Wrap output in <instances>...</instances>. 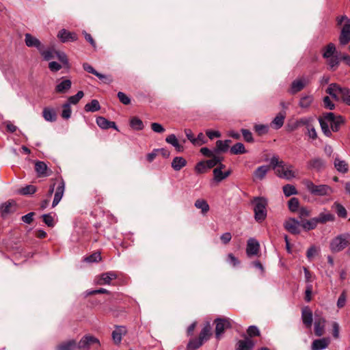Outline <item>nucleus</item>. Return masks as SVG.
<instances>
[{"mask_svg":"<svg viewBox=\"0 0 350 350\" xmlns=\"http://www.w3.org/2000/svg\"><path fill=\"white\" fill-rule=\"evenodd\" d=\"M270 165L275 170V174L281 178L291 180L296 176L295 172L293 170V166L280 160L278 156L271 158Z\"/></svg>","mask_w":350,"mask_h":350,"instance_id":"f257e3e1","label":"nucleus"},{"mask_svg":"<svg viewBox=\"0 0 350 350\" xmlns=\"http://www.w3.org/2000/svg\"><path fill=\"white\" fill-rule=\"evenodd\" d=\"M251 203L254 205V219L258 222H262L267 217V200L263 197L254 198Z\"/></svg>","mask_w":350,"mask_h":350,"instance_id":"f03ea898","label":"nucleus"},{"mask_svg":"<svg viewBox=\"0 0 350 350\" xmlns=\"http://www.w3.org/2000/svg\"><path fill=\"white\" fill-rule=\"evenodd\" d=\"M303 184L307 190L314 196H330L334 193L333 189L327 185H315L308 179L304 180Z\"/></svg>","mask_w":350,"mask_h":350,"instance_id":"7ed1b4c3","label":"nucleus"},{"mask_svg":"<svg viewBox=\"0 0 350 350\" xmlns=\"http://www.w3.org/2000/svg\"><path fill=\"white\" fill-rule=\"evenodd\" d=\"M350 244V235L341 234L334 239L330 243V249L334 252L342 250Z\"/></svg>","mask_w":350,"mask_h":350,"instance_id":"20e7f679","label":"nucleus"},{"mask_svg":"<svg viewBox=\"0 0 350 350\" xmlns=\"http://www.w3.org/2000/svg\"><path fill=\"white\" fill-rule=\"evenodd\" d=\"M215 336L219 338L226 329L230 327V319L228 318H218L215 320Z\"/></svg>","mask_w":350,"mask_h":350,"instance_id":"39448f33","label":"nucleus"},{"mask_svg":"<svg viewBox=\"0 0 350 350\" xmlns=\"http://www.w3.org/2000/svg\"><path fill=\"white\" fill-rule=\"evenodd\" d=\"M325 118L329 122L331 129L334 132L338 131L344 122L341 116L336 117L333 113H325Z\"/></svg>","mask_w":350,"mask_h":350,"instance_id":"423d86ee","label":"nucleus"},{"mask_svg":"<svg viewBox=\"0 0 350 350\" xmlns=\"http://www.w3.org/2000/svg\"><path fill=\"white\" fill-rule=\"evenodd\" d=\"M96 344L98 346L100 345V342L98 338L87 335L83 337L78 343L77 347L80 350H88L90 345Z\"/></svg>","mask_w":350,"mask_h":350,"instance_id":"0eeeda50","label":"nucleus"},{"mask_svg":"<svg viewBox=\"0 0 350 350\" xmlns=\"http://www.w3.org/2000/svg\"><path fill=\"white\" fill-rule=\"evenodd\" d=\"M308 170L321 172L325 167V161L320 157H314L307 163Z\"/></svg>","mask_w":350,"mask_h":350,"instance_id":"6e6552de","label":"nucleus"},{"mask_svg":"<svg viewBox=\"0 0 350 350\" xmlns=\"http://www.w3.org/2000/svg\"><path fill=\"white\" fill-rule=\"evenodd\" d=\"M284 226L286 230L292 234H299L300 232L301 223L294 218L287 219Z\"/></svg>","mask_w":350,"mask_h":350,"instance_id":"1a4fd4ad","label":"nucleus"},{"mask_svg":"<svg viewBox=\"0 0 350 350\" xmlns=\"http://www.w3.org/2000/svg\"><path fill=\"white\" fill-rule=\"evenodd\" d=\"M259 243L255 239L250 238L248 239L246 248L247 256L257 255L259 252Z\"/></svg>","mask_w":350,"mask_h":350,"instance_id":"9d476101","label":"nucleus"},{"mask_svg":"<svg viewBox=\"0 0 350 350\" xmlns=\"http://www.w3.org/2000/svg\"><path fill=\"white\" fill-rule=\"evenodd\" d=\"M329 338H322L314 340L311 345V350H323L325 349L330 344Z\"/></svg>","mask_w":350,"mask_h":350,"instance_id":"9b49d317","label":"nucleus"},{"mask_svg":"<svg viewBox=\"0 0 350 350\" xmlns=\"http://www.w3.org/2000/svg\"><path fill=\"white\" fill-rule=\"evenodd\" d=\"M25 42L28 47H36L38 51H41L43 48V45L41 44L40 41L30 33L25 34Z\"/></svg>","mask_w":350,"mask_h":350,"instance_id":"f8f14e48","label":"nucleus"},{"mask_svg":"<svg viewBox=\"0 0 350 350\" xmlns=\"http://www.w3.org/2000/svg\"><path fill=\"white\" fill-rule=\"evenodd\" d=\"M350 42V23H346L340 32L339 42L341 45H346Z\"/></svg>","mask_w":350,"mask_h":350,"instance_id":"ddd939ff","label":"nucleus"},{"mask_svg":"<svg viewBox=\"0 0 350 350\" xmlns=\"http://www.w3.org/2000/svg\"><path fill=\"white\" fill-rule=\"evenodd\" d=\"M57 37L63 42H72L77 40V36L75 33L70 32L64 29L59 31Z\"/></svg>","mask_w":350,"mask_h":350,"instance_id":"4468645a","label":"nucleus"},{"mask_svg":"<svg viewBox=\"0 0 350 350\" xmlns=\"http://www.w3.org/2000/svg\"><path fill=\"white\" fill-rule=\"evenodd\" d=\"M117 275L112 271H109L101 274L97 278L96 283L99 285L109 284L111 281L116 279Z\"/></svg>","mask_w":350,"mask_h":350,"instance_id":"2eb2a0df","label":"nucleus"},{"mask_svg":"<svg viewBox=\"0 0 350 350\" xmlns=\"http://www.w3.org/2000/svg\"><path fill=\"white\" fill-rule=\"evenodd\" d=\"M301 319L306 327L310 328L312 324V312L308 307L302 309Z\"/></svg>","mask_w":350,"mask_h":350,"instance_id":"dca6fc26","label":"nucleus"},{"mask_svg":"<svg viewBox=\"0 0 350 350\" xmlns=\"http://www.w3.org/2000/svg\"><path fill=\"white\" fill-rule=\"evenodd\" d=\"M64 189H65V183H64V180H62L59 182V183L56 189V191H55L54 199H53V204H52L53 207H55V206H57L58 204V203L60 202V200H62L63 195H64Z\"/></svg>","mask_w":350,"mask_h":350,"instance_id":"f3484780","label":"nucleus"},{"mask_svg":"<svg viewBox=\"0 0 350 350\" xmlns=\"http://www.w3.org/2000/svg\"><path fill=\"white\" fill-rule=\"evenodd\" d=\"M325 320L324 318H315L314 320V334L317 336H321L325 332Z\"/></svg>","mask_w":350,"mask_h":350,"instance_id":"a211bd4d","label":"nucleus"},{"mask_svg":"<svg viewBox=\"0 0 350 350\" xmlns=\"http://www.w3.org/2000/svg\"><path fill=\"white\" fill-rule=\"evenodd\" d=\"M126 334V329L123 326H118L112 332V338L115 344L120 343L122 336Z\"/></svg>","mask_w":350,"mask_h":350,"instance_id":"6ab92c4d","label":"nucleus"},{"mask_svg":"<svg viewBox=\"0 0 350 350\" xmlns=\"http://www.w3.org/2000/svg\"><path fill=\"white\" fill-rule=\"evenodd\" d=\"M72 82L70 79H64L55 87V92L59 94H65L71 88Z\"/></svg>","mask_w":350,"mask_h":350,"instance_id":"aec40b11","label":"nucleus"},{"mask_svg":"<svg viewBox=\"0 0 350 350\" xmlns=\"http://www.w3.org/2000/svg\"><path fill=\"white\" fill-rule=\"evenodd\" d=\"M271 165H261L254 172V180H262L269 172Z\"/></svg>","mask_w":350,"mask_h":350,"instance_id":"412c9836","label":"nucleus"},{"mask_svg":"<svg viewBox=\"0 0 350 350\" xmlns=\"http://www.w3.org/2000/svg\"><path fill=\"white\" fill-rule=\"evenodd\" d=\"M96 124L100 128L103 129L113 128L116 130H118L116 124L114 122L109 121L106 118L101 116L96 118Z\"/></svg>","mask_w":350,"mask_h":350,"instance_id":"4be33fe9","label":"nucleus"},{"mask_svg":"<svg viewBox=\"0 0 350 350\" xmlns=\"http://www.w3.org/2000/svg\"><path fill=\"white\" fill-rule=\"evenodd\" d=\"M308 81L305 79H296L293 81L291 88V93L295 94L304 88Z\"/></svg>","mask_w":350,"mask_h":350,"instance_id":"5701e85b","label":"nucleus"},{"mask_svg":"<svg viewBox=\"0 0 350 350\" xmlns=\"http://www.w3.org/2000/svg\"><path fill=\"white\" fill-rule=\"evenodd\" d=\"M285 116L286 113L284 111L280 112L271 122V126L275 129H280L284 124Z\"/></svg>","mask_w":350,"mask_h":350,"instance_id":"b1692460","label":"nucleus"},{"mask_svg":"<svg viewBox=\"0 0 350 350\" xmlns=\"http://www.w3.org/2000/svg\"><path fill=\"white\" fill-rule=\"evenodd\" d=\"M214 176V180L217 183H219L223 180L226 179L231 174L230 170L222 172L219 168H215L213 171Z\"/></svg>","mask_w":350,"mask_h":350,"instance_id":"393cba45","label":"nucleus"},{"mask_svg":"<svg viewBox=\"0 0 350 350\" xmlns=\"http://www.w3.org/2000/svg\"><path fill=\"white\" fill-rule=\"evenodd\" d=\"M342 89V88L336 83H332L327 88L326 92L335 100H338V96H340Z\"/></svg>","mask_w":350,"mask_h":350,"instance_id":"a878e982","label":"nucleus"},{"mask_svg":"<svg viewBox=\"0 0 350 350\" xmlns=\"http://www.w3.org/2000/svg\"><path fill=\"white\" fill-rule=\"evenodd\" d=\"M254 345L253 341L250 338H246L237 342V350H252Z\"/></svg>","mask_w":350,"mask_h":350,"instance_id":"bb28decb","label":"nucleus"},{"mask_svg":"<svg viewBox=\"0 0 350 350\" xmlns=\"http://www.w3.org/2000/svg\"><path fill=\"white\" fill-rule=\"evenodd\" d=\"M165 142L173 146L178 152H183L184 150L183 146L179 144L174 134L169 135L165 138Z\"/></svg>","mask_w":350,"mask_h":350,"instance_id":"cd10ccee","label":"nucleus"},{"mask_svg":"<svg viewBox=\"0 0 350 350\" xmlns=\"http://www.w3.org/2000/svg\"><path fill=\"white\" fill-rule=\"evenodd\" d=\"M334 165L335 168L340 173H347L349 170L348 164L343 160H340L339 158L336 157L334 159Z\"/></svg>","mask_w":350,"mask_h":350,"instance_id":"c85d7f7f","label":"nucleus"},{"mask_svg":"<svg viewBox=\"0 0 350 350\" xmlns=\"http://www.w3.org/2000/svg\"><path fill=\"white\" fill-rule=\"evenodd\" d=\"M187 165V161L182 157H176L172 162V167L175 171L180 170Z\"/></svg>","mask_w":350,"mask_h":350,"instance_id":"c756f323","label":"nucleus"},{"mask_svg":"<svg viewBox=\"0 0 350 350\" xmlns=\"http://www.w3.org/2000/svg\"><path fill=\"white\" fill-rule=\"evenodd\" d=\"M14 202H8L0 206V215L1 217H5L8 214L14 211Z\"/></svg>","mask_w":350,"mask_h":350,"instance_id":"7c9ffc66","label":"nucleus"},{"mask_svg":"<svg viewBox=\"0 0 350 350\" xmlns=\"http://www.w3.org/2000/svg\"><path fill=\"white\" fill-rule=\"evenodd\" d=\"M35 170L39 176H47L49 174L47 173V165L42 161H37L35 164Z\"/></svg>","mask_w":350,"mask_h":350,"instance_id":"2f4dec72","label":"nucleus"},{"mask_svg":"<svg viewBox=\"0 0 350 350\" xmlns=\"http://www.w3.org/2000/svg\"><path fill=\"white\" fill-rule=\"evenodd\" d=\"M317 223L325 224L327 221H334L335 217L330 213H321L317 217Z\"/></svg>","mask_w":350,"mask_h":350,"instance_id":"473e14b6","label":"nucleus"},{"mask_svg":"<svg viewBox=\"0 0 350 350\" xmlns=\"http://www.w3.org/2000/svg\"><path fill=\"white\" fill-rule=\"evenodd\" d=\"M211 335V327L209 323H207L203 329H202L199 338L204 342L205 341L208 340L210 336Z\"/></svg>","mask_w":350,"mask_h":350,"instance_id":"72a5a7b5","label":"nucleus"},{"mask_svg":"<svg viewBox=\"0 0 350 350\" xmlns=\"http://www.w3.org/2000/svg\"><path fill=\"white\" fill-rule=\"evenodd\" d=\"M77 348V342L75 340H70L59 344L57 350H75Z\"/></svg>","mask_w":350,"mask_h":350,"instance_id":"f704fd0d","label":"nucleus"},{"mask_svg":"<svg viewBox=\"0 0 350 350\" xmlns=\"http://www.w3.org/2000/svg\"><path fill=\"white\" fill-rule=\"evenodd\" d=\"M43 117L44 118L49 122H54L56 120V113L53 109L51 108H44L43 110Z\"/></svg>","mask_w":350,"mask_h":350,"instance_id":"c9c22d12","label":"nucleus"},{"mask_svg":"<svg viewBox=\"0 0 350 350\" xmlns=\"http://www.w3.org/2000/svg\"><path fill=\"white\" fill-rule=\"evenodd\" d=\"M319 123L321 127V130L323 133L327 136L330 137L332 135V132L329 127L330 126V124L326 119L325 118V116H323V118L319 119Z\"/></svg>","mask_w":350,"mask_h":350,"instance_id":"e433bc0d","label":"nucleus"},{"mask_svg":"<svg viewBox=\"0 0 350 350\" xmlns=\"http://www.w3.org/2000/svg\"><path fill=\"white\" fill-rule=\"evenodd\" d=\"M83 69L89 73H92L98 77L100 79H106L107 77L101 73L98 72L91 65L88 63L83 64Z\"/></svg>","mask_w":350,"mask_h":350,"instance_id":"4c0bfd02","label":"nucleus"},{"mask_svg":"<svg viewBox=\"0 0 350 350\" xmlns=\"http://www.w3.org/2000/svg\"><path fill=\"white\" fill-rule=\"evenodd\" d=\"M230 153L232 154H244L247 152V150L244 146V145L242 143H237L234 145H233L230 150Z\"/></svg>","mask_w":350,"mask_h":350,"instance_id":"58836bf2","label":"nucleus"},{"mask_svg":"<svg viewBox=\"0 0 350 350\" xmlns=\"http://www.w3.org/2000/svg\"><path fill=\"white\" fill-rule=\"evenodd\" d=\"M336 52V47L333 43H329L323 49V57L326 59H329L331 57L334 56V54Z\"/></svg>","mask_w":350,"mask_h":350,"instance_id":"ea45409f","label":"nucleus"},{"mask_svg":"<svg viewBox=\"0 0 350 350\" xmlns=\"http://www.w3.org/2000/svg\"><path fill=\"white\" fill-rule=\"evenodd\" d=\"M100 109V106L99 104V102L94 99L90 103H87L85 105V111H91V112H95L98 111Z\"/></svg>","mask_w":350,"mask_h":350,"instance_id":"a19ab883","label":"nucleus"},{"mask_svg":"<svg viewBox=\"0 0 350 350\" xmlns=\"http://www.w3.org/2000/svg\"><path fill=\"white\" fill-rule=\"evenodd\" d=\"M317 224H318L317 220L316 219L315 217L312 218L310 220L303 221L301 223V227L306 230H312V229L315 228L317 227Z\"/></svg>","mask_w":350,"mask_h":350,"instance_id":"79ce46f5","label":"nucleus"},{"mask_svg":"<svg viewBox=\"0 0 350 350\" xmlns=\"http://www.w3.org/2000/svg\"><path fill=\"white\" fill-rule=\"evenodd\" d=\"M195 206L198 209H201L203 214H206L209 211V205L206 201L202 199L197 200L195 202Z\"/></svg>","mask_w":350,"mask_h":350,"instance_id":"37998d69","label":"nucleus"},{"mask_svg":"<svg viewBox=\"0 0 350 350\" xmlns=\"http://www.w3.org/2000/svg\"><path fill=\"white\" fill-rule=\"evenodd\" d=\"M231 141L230 139H226L224 141L218 140L216 142V148L217 150L219 152H225L229 148V145Z\"/></svg>","mask_w":350,"mask_h":350,"instance_id":"c03bdc74","label":"nucleus"},{"mask_svg":"<svg viewBox=\"0 0 350 350\" xmlns=\"http://www.w3.org/2000/svg\"><path fill=\"white\" fill-rule=\"evenodd\" d=\"M332 208L335 209L337 215L342 218H346L347 215V211L345 208L340 204L338 202H334L332 206Z\"/></svg>","mask_w":350,"mask_h":350,"instance_id":"a18cd8bd","label":"nucleus"},{"mask_svg":"<svg viewBox=\"0 0 350 350\" xmlns=\"http://www.w3.org/2000/svg\"><path fill=\"white\" fill-rule=\"evenodd\" d=\"M313 120L314 119L311 117L301 118L299 120H297L295 123V126L299 127L301 126H306V128L308 129L312 125V122H313Z\"/></svg>","mask_w":350,"mask_h":350,"instance_id":"49530a36","label":"nucleus"},{"mask_svg":"<svg viewBox=\"0 0 350 350\" xmlns=\"http://www.w3.org/2000/svg\"><path fill=\"white\" fill-rule=\"evenodd\" d=\"M36 191V187L32 185H27L18 189V193L21 195H31Z\"/></svg>","mask_w":350,"mask_h":350,"instance_id":"de8ad7c7","label":"nucleus"},{"mask_svg":"<svg viewBox=\"0 0 350 350\" xmlns=\"http://www.w3.org/2000/svg\"><path fill=\"white\" fill-rule=\"evenodd\" d=\"M131 126L135 130H142L144 128L143 122L137 117H133L130 121Z\"/></svg>","mask_w":350,"mask_h":350,"instance_id":"09e8293b","label":"nucleus"},{"mask_svg":"<svg viewBox=\"0 0 350 350\" xmlns=\"http://www.w3.org/2000/svg\"><path fill=\"white\" fill-rule=\"evenodd\" d=\"M313 101V97L310 95L302 96L299 100V106L301 108H308Z\"/></svg>","mask_w":350,"mask_h":350,"instance_id":"8fccbe9b","label":"nucleus"},{"mask_svg":"<svg viewBox=\"0 0 350 350\" xmlns=\"http://www.w3.org/2000/svg\"><path fill=\"white\" fill-rule=\"evenodd\" d=\"M283 192L286 197L291 196L292 195H296L297 193L296 188L293 185L289 184H287L283 187Z\"/></svg>","mask_w":350,"mask_h":350,"instance_id":"3c124183","label":"nucleus"},{"mask_svg":"<svg viewBox=\"0 0 350 350\" xmlns=\"http://www.w3.org/2000/svg\"><path fill=\"white\" fill-rule=\"evenodd\" d=\"M84 94L82 91H79L77 94L74 96H71L68 98V102L67 103H70V105L71 104L76 105L79 103V101L83 97Z\"/></svg>","mask_w":350,"mask_h":350,"instance_id":"603ef678","label":"nucleus"},{"mask_svg":"<svg viewBox=\"0 0 350 350\" xmlns=\"http://www.w3.org/2000/svg\"><path fill=\"white\" fill-rule=\"evenodd\" d=\"M340 96L344 103L350 105V90L349 88H342Z\"/></svg>","mask_w":350,"mask_h":350,"instance_id":"864d4df0","label":"nucleus"},{"mask_svg":"<svg viewBox=\"0 0 350 350\" xmlns=\"http://www.w3.org/2000/svg\"><path fill=\"white\" fill-rule=\"evenodd\" d=\"M204 342L198 338L192 339L189 341L187 347L190 350H196L199 348Z\"/></svg>","mask_w":350,"mask_h":350,"instance_id":"5fc2aeb1","label":"nucleus"},{"mask_svg":"<svg viewBox=\"0 0 350 350\" xmlns=\"http://www.w3.org/2000/svg\"><path fill=\"white\" fill-rule=\"evenodd\" d=\"M62 107H63V110H62V117L64 119H68V118H70V116H71V113H72V110H71V107H70V103H64Z\"/></svg>","mask_w":350,"mask_h":350,"instance_id":"6e6d98bb","label":"nucleus"},{"mask_svg":"<svg viewBox=\"0 0 350 350\" xmlns=\"http://www.w3.org/2000/svg\"><path fill=\"white\" fill-rule=\"evenodd\" d=\"M254 129L258 135H265L269 131V126L266 124H255Z\"/></svg>","mask_w":350,"mask_h":350,"instance_id":"4d7b16f0","label":"nucleus"},{"mask_svg":"<svg viewBox=\"0 0 350 350\" xmlns=\"http://www.w3.org/2000/svg\"><path fill=\"white\" fill-rule=\"evenodd\" d=\"M221 161V158L218 156L213 155L212 158L206 161V165L208 169L212 168Z\"/></svg>","mask_w":350,"mask_h":350,"instance_id":"13d9d810","label":"nucleus"},{"mask_svg":"<svg viewBox=\"0 0 350 350\" xmlns=\"http://www.w3.org/2000/svg\"><path fill=\"white\" fill-rule=\"evenodd\" d=\"M299 205V200L296 198H292L288 201V208L292 212H295L298 210Z\"/></svg>","mask_w":350,"mask_h":350,"instance_id":"bf43d9fd","label":"nucleus"},{"mask_svg":"<svg viewBox=\"0 0 350 350\" xmlns=\"http://www.w3.org/2000/svg\"><path fill=\"white\" fill-rule=\"evenodd\" d=\"M100 254L98 252H95L85 258V261L88 262H96L100 261Z\"/></svg>","mask_w":350,"mask_h":350,"instance_id":"052dcab7","label":"nucleus"},{"mask_svg":"<svg viewBox=\"0 0 350 350\" xmlns=\"http://www.w3.org/2000/svg\"><path fill=\"white\" fill-rule=\"evenodd\" d=\"M247 333L250 337L256 336L260 335L258 328L255 325H251L248 327Z\"/></svg>","mask_w":350,"mask_h":350,"instance_id":"680f3d73","label":"nucleus"},{"mask_svg":"<svg viewBox=\"0 0 350 350\" xmlns=\"http://www.w3.org/2000/svg\"><path fill=\"white\" fill-rule=\"evenodd\" d=\"M339 64V59L337 56H333L329 58L328 65L331 69L334 70Z\"/></svg>","mask_w":350,"mask_h":350,"instance_id":"e2e57ef3","label":"nucleus"},{"mask_svg":"<svg viewBox=\"0 0 350 350\" xmlns=\"http://www.w3.org/2000/svg\"><path fill=\"white\" fill-rule=\"evenodd\" d=\"M118 97L120 101L124 105H129L131 103V99L124 92H119L118 93Z\"/></svg>","mask_w":350,"mask_h":350,"instance_id":"0e129e2a","label":"nucleus"},{"mask_svg":"<svg viewBox=\"0 0 350 350\" xmlns=\"http://www.w3.org/2000/svg\"><path fill=\"white\" fill-rule=\"evenodd\" d=\"M45 60H50L53 57V52L51 50H44V47L39 51Z\"/></svg>","mask_w":350,"mask_h":350,"instance_id":"69168bd1","label":"nucleus"},{"mask_svg":"<svg viewBox=\"0 0 350 350\" xmlns=\"http://www.w3.org/2000/svg\"><path fill=\"white\" fill-rule=\"evenodd\" d=\"M55 54H56V56L58 58V59L63 64H64V65L68 64V60L67 56L64 53L60 52V51H55Z\"/></svg>","mask_w":350,"mask_h":350,"instance_id":"338daca9","label":"nucleus"},{"mask_svg":"<svg viewBox=\"0 0 350 350\" xmlns=\"http://www.w3.org/2000/svg\"><path fill=\"white\" fill-rule=\"evenodd\" d=\"M44 222L49 227L55 224L53 217L50 214H45L42 216Z\"/></svg>","mask_w":350,"mask_h":350,"instance_id":"774afa93","label":"nucleus"}]
</instances>
